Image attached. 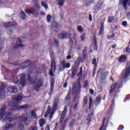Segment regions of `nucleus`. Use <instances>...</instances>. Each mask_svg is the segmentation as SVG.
Wrapping results in <instances>:
<instances>
[{"mask_svg":"<svg viewBox=\"0 0 130 130\" xmlns=\"http://www.w3.org/2000/svg\"><path fill=\"white\" fill-rule=\"evenodd\" d=\"M119 5H122L124 10H127V5L130 7V1H120Z\"/></svg>","mask_w":130,"mask_h":130,"instance_id":"f8f14e48","label":"nucleus"},{"mask_svg":"<svg viewBox=\"0 0 130 130\" xmlns=\"http://www.w3.org/2000/svg\"><path fill=\"white\" fill-rule=\"evenodd\" d=\"M42 6L45 8V9H48V6H47V3L45 2H42Z\"/></svg>","mask_w":130,"mask_h":130,"instance_id":"5fc2aeb1","label":"nucleus"},{"mask_svg":"<svg viewBox=\"0 0 130 130\" xmlns=\"http://www.w3.org/2000/svg\"><path fill=\"white\" fill-rule=\"evenodd\" d=\"M99 35L100 36H101V35H104V23H102L101 24Z\"/></svg>","mask_w":130,"mask_h":130,"instance_id":"b1692460","label":"nucleus"},{"mask_svg":"<svg viewBox=\"0 0 130 130\" xmlns=\"http://www.w3.org/2000/svg\"><path fill=\"white\" fill-rule=\"evenodd\" d=\"M93 44H92V46L94 50H98V44L97 43V38L96 36L94 35L93 37Z\"/></svg>","mask_w":130,"mask_h":130,"instance_id":"a211bd4d","label":"nucleus"},{"mask_svg":"<svg viewBox=\"0 0 130 130\" xmlns=\"http://www.w3.org/2000/svg\"><path fill=\"white\" fill-rule=\"evenodd\" d=\"M82 60V57H79L75 62V64H80V61Z\"/></svg>","mask_w":130,"mask_h":130,"instance_id":"8fccbe9b","label":"nucleus"},{"mask_svg":"<svg viewBox=\"0 0 130 130\" xmlns=\"http://www.w3.org/2000/svg\"><path fill=\"white\" fill-rule=\"evenodd\" d=\"M101 72V80L100 83L105 84L106 83V77L108 76L109 72H106L105 68H100L98 71V75H99Z\"/></svg>","mask_w":130,"mask_h":130,"instance_id":"423d86ee","label":"nucleus"},{"mask_svg":"<svg viewBox=\"0 0 130 130\" xmlns=\"http://www.w3.org/2000/svg\"><path fill=\"white\" fill-rule=\"evenodd\" d=\"M106 120V118H103V124L102 126H101L100 130H102L103 129V127H104V124H105V121Z\"/></svg>","mask_w":130,"mask_h":130,"instance_id":"37998d69","label":"nucleus"},{"mask_svg":"<svg viewBox=\"0 0 130 130\" xmlns=\"http://www.w3.org/2000/svg\"><path fill=\"white\" fill-rule=\"evenodd\" d=\"M20 77V84L18 86L21 85L22 87H24L26 86V83H27V80L26 79V74L22 73L18 75Z\"/></svg>","mask_w":130,"mask_h":130,"instance_id":"6e6552de","label":"nucleus"},{"mask_svg":"<svg viewBox=\"0 0 130 130\" xmlns=\"http://www.w3.org/2000/svg\"><path fill=\"white\" fill-rule=\"evenodd\" d=\"M77 30L80 33H83V32H84V29H83V27H82V26L81 25H78L77 26Z\"/></svg>","mask_w":130,"mask_h":130,"instance_id":"58836bf2","label":"nucleus"},{"mask_svg":"<svg viewBox=\"0 0 130 130\" xmlns=\"http://www.w3.org/2000/svg\"><path fill=\"white\" fill-rule=\"evenodd\" d=\"M84 88H88L89 87V81L88 80L85 81L83 83Z\"/></svg>","mask_w":130,"mask_h":130,"instance_id":"79ce46f5","label":"nucleus"},{"mask_svg":"<svg viewBox=\"0 0 130 130\" xmlns=\"http://www.w3.org/2000/svg\"><path fill=\"white\" fill-rule=\"evenodd\" d=\"M6 109H7V106L6 105L3 106L0 109V119H3V118H4Z\"/></svg>","mask_w":130,"mask_h":130,"instance_id":"dca6fc26","label":"nucleus"},{"mask_svg":"<svg viewBox=\"0 0 130 130\" xmlns=\"http://www.w3.org/2000/svg\"><path fill=\"white\" fill-rule=\"evenodd\" d=\"M20 15L21 16V19L22 20H26L27 18V16L26 15V13L23 11L20 12Z\"/></svg>","mask_w":130,"mask_h":130,"instance_id":"473e14b6","label":"nucleus"},{"mask_svg":"<svg viewBox=\"0 0 130 130\" xmlns=\"http://www.w3.org/2000/svg\"><path fill=\"white\" fill-rule=\"evenodd\" d=\"M23 99V96L22 95H18L16 97L13 98V100L16 102H11V104L10 106L12 107V109L10 110L11 111H13V110H19V109H28L29 105L25 104L22 106H18V104L20 103V101H22Z\"/></svg>","mask_w":130,"mask_h":130,"instance_id":"f03ea898","label":"nucleus"},{"mask_svg":"<svg viewBox=\"0 0 130 130\" xmlns=\"http://www.w3.org/2000/svg\"><path fill=\"white\" fill-rule=\"evenodd\" d=\"M36 112H37V110L36 109L31 111L30 118L37 119V118H38V117L37 116V114L36 113Z\"/></svg>","mask_w":130,"mask_h":130,"instance_id":"f3484780","label":"nucleus"},{"mask_svg":"<svg viewBox=\"0 0 130 130\" xmlns=\"http://www.w3.org/2000/svg\"><path fill=\"white\" fill-rule=\"evenodd\" d=\"M87 49L88 48L87 47H84L82 52V60H85L87 58Z\"/></svg>","mask_w":130,"mask_h":130,"instance_id":"a878e982","label":"nucleus"},{"mask_svg":"<svg viewBox=\"0 0 130 130\" xmlns=\"http://www.w3.org/2000/svg\"><path fill=\"white\" fill-rule=\"evenodd\" d=\"M118 60L120 63H122L123 62H126V61H127V56H126V55H121L118 58Z\"/></svg>","mask_w":130,"mask_h":130,"instance_id":"4468645a","label":"nucleus"},{"mask_svg":"<svg viewBox=\"0 0 130 130\" xmlns=\"http://www.w3.org/2000/svg\"><path fill=\"white\" fill-rule=\"evenodd\" d=\"M35 7L36 8V9H37V10H40V5H39V4H37L35 5Z\"/></svg>","mask_w":130,"mask_h":130,"instance_id":"bf43d9fd","label":"nucleus"},{"mask_svg":"<svg viewBox=\"0 0 130 130\" xmlns=\"http://www.w3.org/2000/svg\"><path fill=\"white\" fill-rule=\"evenodd\" d=\"M27 81L30 82V84L33 85V88L35 91L39 92L41 88L43 87L44 80L42 78H40L37 80V78L34 80H32V76L29 74H27Z\"/></svg>","mask_w":130,"mask_h":130,"instance_id":"7ed1b4c3","label":"nucleus"},{"mask_svg":"<svg viewBox=\"0 0 130 130\" xmlns=\"http://www.w3.org/2000/svg\"><path fill=\"white\" fill-rule=\"evenodd\" d=\"M24 45L22 44H17L13 46L14 49H18V48L21 47V48L24 47Z\"/></svg>","mask_w":130,"mask_h":130,"instance_id":"7c9ffc66","label":"nucleus"},{"mask_svg":"<svg viewBox=\"0 0 130 130\" xmlns=\"http://www.w3.org/2000/svg\"><path fill=\"white\" fill-rule=\"evenodd\" d=\"M96 70H97V67H93V71L92 72L93 77H94L95 76V74H96Z\"/></svg>","mask_w":130,"mask_h":130,"instance_id":"4d7b16f0","label":"nucleus"},{"mask_svg":"<svg viewBox=\"0 0 130 130\" xmlns=\"http://www.w3.org/2000/svg\"><path fill=\"white\" fill-rule=\"evenodd\" d=\"M91 63L92 64H93L94 66L93 68H97L98 66V63L97 62V60L96 59V58H94L92 59L91 61Z\"/></svg>","mask_w":130,"mask_h":130,"instance_id":"2f4dec72","label":"nucleus"},{"mask_svg":"<svg viewBox=\"0 0 130 130\" xmlns=\"http://www.w3.org/2000/svg\"><path fill=\"white\" fill-rule=\"evenodd\" d=\"M54 87V78L51 79L50 83V92L52 93L53 92V88Z\"/></svg>","mask_w":130,"mask_h":130,"instance_id":"c756f323","label":"nucleus"},{"mask_svg":"<svg viewBox=\"0 0 130 130\" xmlns=\"http://www.w3.org/2000/svg\"><path fill=\"white\" fill-rule=\"evenodd\" d=\"M70 36V35L68 34L67 32H61L60 35L58 36V38H60L61 39H66V38H67Z\"/></svg>","mask_w":130,"mask_h":130,"instance_id":"393cba45","label":"nucleus"},{"mask_svg":"<svg viewBox=\"0 0 130 130\" xmlns=\"http://www.w3.org/2000/svg\"><path fill=\"white\" fill-rule=\"evenodd\" d=\"M47 21L48 23H50L51 21V15L49 14L47 16Z\"/></svg>","mask_w":130,"mask_h":130,"instance_id":"de8ad7c7","label":"nucleus"},{"mask_svg":"<svg viewBox=\"0 0 130 130\" xmlns=\"http://www.w3.org/2000/svg\"><path fill=\"white\" fill-rule=\"evenodd\" d=\"M70 98H71V95L69 94H68L66 98L67 101H69Z\"/></svg>","mask_w":130,"mask_h":130,"instance_id":"69168bd1","label":"nucleus"},{"mask_svg":"<svg viewBox=\"0 0 130 130\" xmlns=\"http://www.w3.org/2000/svg\"><path fill=\"white\" fill-rule=\"evenodd\" d=\"M4 26L5 28H10V27H15V26H17V23L14 21H11L5 23Z\"/></svg>","mask_w":130,"mask_h":130,"instance_id":"aec40b11","label":"nucleus"},{"mask_svg":"<svg viewBox=\"0 0 130 130\" xmlns=\"http://www.w3.org/2000/svg\"><path fill=\"white\" fill-rule=\"evenodd\" d=\"M50 111H51V108H50V107H48L47 111L46 112V113L44 115L45 117H47L48 116L49 114L50 113Z\"/></svg>","mask_w":130,"mask_h":130,"instance_id":"c9c22d12","label":"nucleus"},{"mask_svg":"<svg viewBox=\"0 0 130 130\" xmlns=\"http://www.w3.org/2000/svg\"><path fill=\"white\" fill-rule=\"evenodd\" d=\"M67 111H68V106H66L60 118V123H62V121H63V119H64V117H66V114H67Z\"/></svg>","mask_w":130,"mask_h":130,"instance_id":"2eb2a0df","label":"nucleus"},{"mask_svg":"<svg viewBox=\"0 0 130 130\" xmlns=\"http://www.w3.org/2000/svg\"><path fill=\"white\" fill-rule=\"evenodd\" d=\"M82 74H83V67H80V72L77 74V77H79V76L82 77Z\"/></svg>","mask_w":130,"mask_h":130,"instance_id":"c03bdc74","label":"nucleus"},{"mask_svg":"<svg viewBox=\"0 0 130 130\" xmlns=\"http://www.w3.org/2000/svg\"><path fill=\"white\" fill-rule=\"evenodd\" d=\"M32 64V61L31 60H28L27 61H25L21 63L20 67L22 68V69H26L28 67H30Z\"/></svg>","mask_w":130,"mask_h":130,"instance_id":"ddd939ff","label":"nucleus"},{"mask_svg":"<svg viewBox=\"0 0 130 130\" xmlns=\"http://www.w3.org/2000/svg\"><path fill=\"white\" fill-rule=\"evenodd\" d=\"M16 39H17V40H16L17 43H22V40H21L19 38H17Z\"/></svg>","mask_w":130,"mask_h":130,"instance_id":"338daca9","label":"nucleus"},{"mask_svg":"<svg viewBox=\"0 0 130 130\" xmlns=\"http://www.w3.org/2000/svg\"><path fill=\"white\" fill-rule=\"evenodd\" d=\"M122 88V81H118L117 83H113L111 85L110 87V89L109 91V93H110V96H111V94L115 91L116 89H117L116 91L115 92L114 95V98L116 96V94L118 92H120V90L118 89H121Z\"/></svg>","mask_w":130,"mask_h":130,"instance_id":"39448f33","label":"nucleus"},{"mask_svg":"<svg viewBox=\"0 0 130 130\" xmlns=\"http://www.w3.org/2000/svg\"><path fill=\"white\" fill-rule=\"evenodd\" d=\"M114 37H115V34H114V32H113L111 35V36H107V38L108 39H111V38H114Z\"/></svg>","mask_w":130,"mask_h":130,"instance_id":"49530a36","label":"nucleus"},{"mask_svg":"<svg viewBox=\"0 0 130 130\" xmlns=\"http://www.w3.org/2000/svg\"><path fill=\"white\" fill-rule=\"evenodd\" d=\"M102 99L100 96L96 97L94 101V105H96V106H98V105H100V103H101Z\"/></svg>","mask_w":130,"mask_h":130,"instance_id":"c85d7f7f","label":"nucleus"},{"mask_svg":"<svg viewBox=\"0 0 130 130\" xmlns=\"http://www.w3.org/2000/svg\"><path fill=\"white\" fill-rule=\"evenodd\" d=\"M71 67L70 63H67L66 61H61L59 67L60 71H63L64 69H69Z\"/></svg>","mask_w":130,"mask_h":130,"instance_id":"1a4fd4ad","label":"nucleus"},{"mask_svg":"<svg viewBox=\"0 0 130 130\" xmlns=\"http://www.w3.org/2000/svg\"><path fill=\"white\" fill-rule=\"evenodd\" d=\"M54 41L55 42L56 47H58V46H59V42H58L55 38H54Z\"/></svg>","mask_w":130,"mask_h":130,"instance_id":"3c124183","label":"nucleus"},{"mask_svg":"<svg viewBox=\"0 0 130 130\" xmlns=\"http://www.w3.org/2000/svg\"><path fill=\"white\" fill-rule=\"evenodd\" d=\"M121 76L124 80V82H127L129 80L130 76V66L127 64L122 72Z\"/></svg>","mask_w":130,"mask_h":130,"instance_id":"0eeeda50","label":"nucleus"},{"mask_svg":"<svg viewBox=\"0 0 130 130\" xmlns=\"http://www.w3.org/2000/svg\"><path fill=\"white\" fill-rule=\"evenodd\" d=\"M7 90L10 93H17L18 91L16 86H10L8 87Z\"/></svg>","mask_w":130,"mask_h":130,"instance_id":"6ab92c4d","label":"nucleus"},{"mask_svg":"<svg viewBox=\"0 0 130 130\" xmlns=\"http://www.w3.org/2000/svg\"><path fill=\"white\" fill-rule=\"evenodd\" d=\"M81 79L82 77H78L77 79V83L73 84V94H75L74 99H77V98H78V96L80 95L81 88H82V86H81Z\"/></svg>","mask_w":130,"mask_h":130,"instance_id":"20e7f679","label":"nucleus"},{"mask_svg":"<svg viewBox=\"0 0 130 130\" xmlns=\"http://www.w3.org/2000/svg\"><path fill=\"white\" fill-rule=\"evenodd\" d=\"M126 52L127 53H129V52H130V45L128 46V47L126 48Z\"/></svg>","mask_w":130,"mask_h":130,"instance_id":"680f3d73","label":"nucleus"},{"mask_svg":"<svg viewBox=\"0 0 130 130\" xmlns=\"http://www.w3.org/2000/svg\"><path fill=\"white\" fill-rule=\"evenodd\" d=\"M59 102V100L58 99H55L54 101V104L53 105V110L50 113V115L53 116L54 114V111L57 109V107H58V103Z\"/></svg>","mask_w":130,"mask_h":130,"instance_id":"9d476101","label":"nucleus"},{"mask_svg":"<svg viewBox=\"0 0 130 130\" xmlns=\"http://www.w3.org/2000/svg\"><path fill=\"white\" fill-rule=\"evenodd\" d=\"M89 109H91V107H92V104L93 103V100L92 99V97H90L89 98Z\"/></svg>","mask_w":130,"mask_h":130,"instance_id":"a19ab883","label":"nucleus"},{"mask_svg":"<svg viewBox=\"0 0 130 130\" xmlns=\"http://www.w3.org/2000/svg\"><path fill=\"white\" fill-rule=\"evenodd\" d=\"M86 35L85 33H84L82 35L80 36L81 40L82 41H85V36Z\"/></svg>","mask_w":130,"mask_h":130,"instance_id":"6e6d98bb","label":"nucleus"},{"mask_svg":"<svg viewBox=\"0 0 130 130\" xmlns=\"http://www.w3.org/2000/svg\"><path fill=\"white\" fill-rule=\"evenodd\" d=\"M77 67H74L73 71H72L73 78H74L75 76H76V74H77Z\"/></svg>","mask_w":130,"mask_h":130,"instance_id":"e433bc0d","label":"nucleus"},{"mask_svg":"<svg viewBox=\"0 0 130 130\" xmlns=\"http://www.w3.org/2000/svg\"><path fill=\"white\" fill-rule=\"evenodd\" d=\"M54 32H58L59 31V27H58V25L56 24L55 26L53 28Z\"/></svg>","mask_w":130,"mask_h":130,"instance_id":"ea45409f","label":"nucleus"},{"mask_svg":"<svg viewBox=\"0 0 130 130\" xmlns=\"http://www.w3.org/2000/svg\"><path fill=\"white\" fill-rule=\"evenodd\" d=\"M76 122V119H73L69 123V126L70 128L74 127V124H75V123Z\"/></svg>","mask_w":130,"mask_h":130,"instance_id":"f704fd0d","label":"nucleus"},{"mask_svg":"<svg viewBox=\"0 0 130 130\" xmlns=\"http://www.w3.org/2000/svg\"><path fill=\"white\" fill-rule=\"evenodd\" d=\"M31 130H38V128L36 126H32L31 127Z\"/></svg>","mask_w":130,"mask_h":130,"instance_id":"0e129e2a","label":"nucleus"},{"mask_svg":"<svg viewBox=\"0 0 130 130\" xmlns=\"http://www.w3.org/2000/svg\"><path fill=\"white\" fill-rule=\"evenodd\" d=\"M33 13L36 14V16H38V13H37V11L35 10H33V11L29 10V14H30V15H33Z\"/></svg>","mask_w":130,"mask_h":130,"instance_id":"603ef678","label":"nucleus"},{"mask_svg":"<svg viewBox=\"0 0 130 130\" xmlns=\"http://www.w3.org/2000/svg\"><path fill=\"white\" fill-rule=\"evenodd\" d=\"M104 4V2L103 1H98L94 6V11H99L101 10V9H102V7H103Z\"/></svg>","mask_w":130,"mask_h":130,"instance_id":"9b49d317","label":"nucleus"},{"mask_svg":"<svg viewBox=\"0 0 130 130\" xmlns=\"http://www.w3.org/2000/svg\"><path fill=\"white\" fill-rule=\"evenodd\" d=\"M122 26H123L124 27H126L127 25V22H126V21H123L122 22Z\"/></svg>","mask_w":130,"mask_h":130,"instance_id":"052dcab7","label":"nucleus"},{"mask_svg":"<svg viewBox=\"0 0 130 130\" xmlns=\"http://www.w3.org/2000/svg\"><path fill=\"white\" fill-rule=\"evenodd\" d=\"M123 128H124V126H123V125H120L119 126V127H118L117 129L118 130H122V129H123Z\"/></svg>","mask_w":130,"mask_h":130,"instance_id":"13d9d810","label":"nucleus"},{"mask_svg":"<svg viewBox=\"0 0 130 130\" xmlns=\"http://www.w3.org/2000/svg\"><path fill=\"white\" fill-rule=\"evenodd\" d=\"M114 20V16H109L108 17V21L109 23H112V22Z\"/></svg>","mask_w":130,"mask_h":130,"instance_id":"a18cd8bd","label":"nucleus"},{"mask_svg":"<svg viewBox=\"0 0 130 130\" xmlns=\"http://www.w3.org/2000/svg\"><path fill=\"white\" fill-rule=\"evenodd\" d=\"M83 103L84 105H87V104H88V97L87 96H84Z\"/></svg>","mask_w":130,"mask_h":130,"instance_id":"4c0bfd02","label":"nucleus"},{"mask_svg":"<svg viewBox=\"0 0 130 130\" xmlns=\"http://www.w3.org/2000/svg\"><path fill=\"white\" fill-rule=\"evenodd\" d=\"M24 124H19V125L18 126V129H19V130H24Z\"/></svg>","mask_w":130,"mask_h":130,"instance_id":"864d4df0","label":"nucleus"},{"mask_svg":"<svg viewBox=\"0 0 130 130\" xmlns=\"http://www.w3.org/2000/svg\"><path fill=\"white\" fill-rule=\"evenodd\" d=\"M12 116V112H9L6 115L4 120L5 121H8L9 122H13L17 119H19L20 121H23L25 125H29V123H26V121H28L29 117L30 116V113L26 112V113L22 114L21 116L16 117H10Z\"/></svg>","mask_w":130,"mask_h":130,"instance_id":"f257e3e1","label":"nucleus"},{"mask_svg":"<svg viewBox=\"0 0 130 130\" xmlns=\"http://www.w3.org/2000/svg\"><path fill=\"white\" fill-rule=\"evenodd\" d=\"M15 126V125L9 123H6V125L3 127V130H8L10 129V128H13Z\"/></svg>","mask_w":130,"mask_h":130,"instance_id":"4be33fe9","label":"nucleus"},{"mask_svg":"<svg viewBox=\"0 0 130 130\" xmlns=\"http://www.w3.org/2000/svg\"><path fill=\"white\" fill-rule=\"evenodd\" d=\"M5 95L6 93L5 92V86H0V96H2V97L5 98Z\"/></svg>","mask_w":130,"mask_h":130,"instance_id":"bb28decb","label":"nucleus"},{"mask_svg":"<svg viewBox=\"0 0 130 130\" xmlns=\"http://www.w3.org/2000/svg\"><path fill=\"white\" fill-rule=\"evenodd\" d=\"M55 70H56V64H51V71L49 74L51 77H53V72H55Z\"/></svg>","mask_w":130,"mask_h":130,"instance_id":"412c9836","label":"nucleus"},{"mask_svg":"<svg viewBox=\"0 0 130 130\" xmlns=\"http://www.w3.org/2000/svg\"><path fill=\"white\" fill-rule=\"evenodd\" d=\"M39 124L40 127H43L44 124H46V120H45V118L40 119L39 121Z\"/></svg>","mask_w":130,"mask_h":130,"instance_id":"cd10ccee","label":"nucleus"},{"mask_svg":"<svg viewBox=\"0 0 130 130\" xmlns=\"http://www.w3.org/2000/svg\"><path fill=\"white\" fill-rule=\"evenodd\" d=\"M78 105H79V102H77L76 103H75L74 106V110H76L78 107Z\"/></svg>","mask_w":130,"mask_h":130,"instance_id":"e2e57ef3","label":"nucleus"},{"mask_svg":"<svg viewBox=\"0 0 130 130\" xmlns=\"http://www.w3.org/2000/svg\"><path fill=\"white\" fill-rule=\"evenodd\" d=\"M58 4L60 7H62L64 5V1H59Z\"/></svg>","mask_w":130,"mask_h":130,"instance_id":"09e8293b","label":"nucleus"},{"mask_svg":"<svg viewBox=\"0 0 130 130\" xmlns=\"http://www.w3.org/2000/svg\"><path fill=\"white\" fill-rule=\"evenodd\" d=\"M65 127H66V124H62L60 130H64Z\"/></svg>","mask_w":130,"mask_h":130,"instance_id":"774afa93","label":"nucleus"},{"mask_svg":"<svg viewBox=\"0 0 130 130\" xmlns=\"http://www.w3.org/2000/svg\"><path fill=\"white\" fill-rule=\"evenodd\" d=\"M50 55L51 56V64H56L55 62V58H54V53L53 52H50Z\"/></svg>","mask_w":130,"mask_h":130,"instance_id":"5701e85b","label":"nucleus"},{"mask_svg":"<svg viewBox=\"0 0 130 130\" xmlns=\"http://www.w3.org/2000/svg\"><path fill=\"white\" fill-rule=\"evenodd\" d=\"M94 115V113H91L88 115V118H87V120L88 121V123H90L91 121H92V116Z\"/></svg>","mask_w":130,"mask_h":130,"instance_id":"72a5a7b5","label":"nucleus"}]
</instances>
